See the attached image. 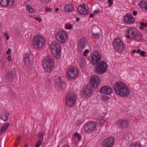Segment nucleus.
<instances>
[{
    "mask_svg": "<svg viewBox=\"0 0 147 147\" xmlns=\"http://www.w3.org/2000/svg\"><path fill=\"white\" fill-rule=\"evenodd\" d=\"M26 9L31 13H34L35 12V9L31 5H28L26 6Z\"/></svg>",
    "mask_w": 147,
    "mask_h": 147,
    "instance_id": "c85d7f7f",
    "label": "nucleus"
},
{
    "mask_svg": "<svg viewBox=\"0 0 147 147\" xmlns=\"http://www.w3.org/2000/svg\"><path fill=\"white\" fill-rule=\"evenodd\" d=\"M97 122L93 121H90L85 124L84 126L85 133L90 134L94 131L96 127Z\"/></svg>",
    "mask_w": 147,
    "mask_h": 147,
    "instance_id": "39448f33",
    "label": "nucleus"
},
{
    "mask_svg": "<svg viewBox=\"0 0 147 147\" xmlns=\"http://www.w3.org/2000/svg\"><path fill=\"white\" fill-rule=\"evenodd\" d=\"M42 142L41 140H39L37 143L36 144L35 147H39L41 145Z\"/></svg>",
    "mask_w": 147,
    "mask_h": 147,
    "instance_id": "e433bc0d",
    "label": "nucleus"
},
{
    "mask_svg": "<svg viewBox=\"0 0 147 147\" xmlns=\"http://www.w3.org/2000/svg\"><path fill=\"white\" fill-rule=\"evenodd\" d=\"M44 135V133L42 132L40 133L39 134H38V138H42L43 137Z\"/></svg>",
    "mask_w": 147,
    "mask_h": 147,
    "instance_id": "4c0bfd02",
    "label": "nucleus"
},
{
    "mask_svg": "<svg viewBox=\"0 0 147 147\" xmlns=\"http://www.w3.org/2000/svg\"><path fill=\"white\" fill-rule=\"evenodd\" d=\"M33 60V56L32 54H26L24 57V64L26 66H29L31 61Z\"/></svg>",
    "mask_w": 147,
    "mask_h": 147,
    "instance_id": "6ab92c4d",
    "label": "nucleus"
},
{
    "mask_svg": "<svg viewBox=\"0 0 147 147\" xmlns=\"http://www.w3.org/2000/svg\"><path fill=\"white\" fill-rule=\"evenodd\" d=\"M101 92L103 94L106 95L111 94L112 92V89L108 86H103L100 89Z\"/></svg>",
    "mask_w": 147,
    "mask_h": 147,
    "instance_id": "a211bd4d",
    "label": "nucleus"
},
{
    "mask_svg": "<svg viewBox=\"0 0 147 147\" xmlns=\"http://www.w3.org/2000/svg\"><path fill=\"white\" fill-rule=\"evenodd\" d=\"M132 137V136L130 133L126 134L124 136L125 139L126 141L131 140V139H130V138Z\"/></svg>",
    "mask_w": 147,
    "mask_h": 147,
    "instance_id": "c756f323",
    "label": "nucleus"
},
{
    "mask_svg": "<svg viewBox=\"0 0 147 147\" xmlns=\"http://www.w3.org/2000/svg\"><path fill=\"white\" fill-rule=\"evenodd\" d=\"M140 51L141 50L140 49H138L137 50H136V53H140Z\"/></svg>",
    "mask_w": 147,
    "mask_h": 147,
    "instance_id": "603ef678",
    "label": "nucleus"
},
{
    "mask_svg": "<svg viewBox=\"0 0 147 147\" xmlns=\"http://www.w3.org/2000/svg\"><path fill=\"white\" fill-rule=\"evenodd\" d=\"M78 10L81 14L85 15L88 13V8L85 4H82L79 7Z\"/></svg>",
    "mask_w": 147,
    "mask_h": 147,
    "instance_id": "aec40b11",
    "label": "nucleus"
},
{
    "mask_svg": "<svg viewBox=\"0 0 147 147\" xmlns=\"http://www.w3.org/2000/svg\"><path fill=\"white\" fill-rule=\"evenodd\" d=\"M64 10L65 11L69 12L71 11L74 9L73 6L70 4L64 6Z\"/></svg>",
    "mask_w": 147,
    "mask_h": 147,
    "instance_id": "393cba45",
    "label": "nucleus"
},
{
    "mask_svg": "<svg viewBox=\"0 0 147 147\" xmlns=\"http://www.w3.org/2000/svg\"><path fill=\"white\" fill-rule=\"evenodd\" d=\"M34 19L39 22L40 23L41 22V19L39 17H35Z\"/></svg>",
    "mask_w": 147,
    "mask_h": 147,
    "instance_id": "a19ab883",
    "label": "nucleus"
},
{
    "mask_svg": "<svg viewBox=\"0 0 147 147\" xmlns=\"http://www.w3.org/2000/svg\"><path fill=\"white\" fill-rule=\"evenodd\" d=\"M40 2L43 3H48L51 2L52 0H39Z\"/></svg>",
    "mask_w": 147,
    "mask_h": 147,
    "instance_id": "c9c22d12",
    "label": "nucleus"
},
{
    "mask_svg": "<svg viewBox=\"0 0 147 147\" xmlns=\"http://www.w3.org/2000/svg\"><path fill=\"white\" fill-rule=\"evenodd\" d=\"M51 48L55 57L57 59H59L61 55V52L60 45L56 41L53 42L51 44Z\"/></svg>",
    "mask_w": 147,
    "mask_h": 147,
    "instance_id": "20e7f679",
    "label": "nucleus"
},
{
    "mask_svg": "<svg viewBox=\"0 0 147 147\" xmlns=\"http://www.w3.org/2000/svg\"><path fill=\"white\" fill-rule=\"evenodd\" d=\"M4 36L6 37V39L7 40H8L9 38V37L7 33H5L4 34Z\"/></svg>",
    "mask_w": 147,
    "mask_h": 147,
    "instance_id": "c03bdc74",
    "label": "nucleus"
},
{
    "mask_svg": "<svg viewBox=\"0 0 147 147\" xmlns=\"http://www.w3.org/2000/svg\"><path fill=\"white\" fill-rule=\"evenodd\" d=\"M101 56L99 52H94L91 56V62L92 64L94 65H96L101 59Z\"/></svg>",
    "mask_w": 147,
    "mask_h": 147,
    "instance_id": "9d476101",
    "label": "nucleus"
},
{
    "mask_svg": "<svg viewBox=\"0 0 147 147\" xmlns=\"http://www.w3.org/2000/svg\"><path fill=\"white\" fill-rule=\"evenodd\" d=\"M108 2L109 4V6L110 7H111L113 5V0H108Z\"/></svg>",
    "mask_w": 147,
    "mask_h": 147,
    "instance_id": "58836bf2",
    "label": "nucleus"
},
{
    "mask_svg": "<svg viewBox=\"0 0 147 147\" xmlns=\"http://www.w3.org/2000/svg\"><path fill=\"white\" fill-rule=\"evenodd\" d=\"M100 79L96 75H94L91 77L90 81L91 84L94 88H96L99 85Z\"/></svg>",
    "mask_w": 147,
    "mask_h": 147,
    "instance_id": "4468645a",
    "label": "nucleus"
},
{
    "mask_svg": "<svg viewBox=\"0 0 147 147\" xmlns=\"http://www.w3.org/2000/svg\"><path fill=\"white\" fill-rule=\"evenodd\" d=\"M65 28L69 30H71L73 28V25L72 24H66L65 26Z\"/></svg>",
    "mask_w": 147,
    "mask_h": 147,
    "instance_id": "2f4dec72",
    "label": "nucleus"
},
{
    "mask_svg": "<svg viewBox=\"0 0 147 147\" xmlns=\"http://www.w3.org/2000/svg\"><path fill=\"white\" fill-rule=\"evenodd\" d=\"M59 10V9L58 8H56L55 9V12H57L58 10Z\"/></svg>",
    "mask_w": 147,
    "mask_h": 147,
    "instance_id": "6e6d98bb",
    "label": "nucleus"
},
{
    "mask_svg": "<svg viewBox=\"0 0 147 147\" xmlns=\"http://www.w3.org/2000/svg\"><path fill=\"white\" fill-rule=\"evenodd\" d=\"M11 52V50L10 49H8L6 51V53L7 54H9Z\"/></svg>",
    "mask_w": 147,
    "mask_h": 147,
    "instance_id": "8fccbe9b",
    "label": "nucleus"
},
{
    "mask_svg": "<svg viewBox=\"0 0 147 147\" xmlns=\"http://www.w3.org/2000/svg\"><path fill=\"white\" fill-rule=\"evenodd\" d=\"M7 60H8L10 61V62H11V56H8L7 57Z\"/></svg>",
    "mask_w": 147,
    "mask_h": 147,
    "instance_id": "49530a36",
    "label": "nucleus"
},
{
    "mask_svg": "<svg viewBox=\"0 0 147 147\" xmlns=\"http://www.w3.org/2000/svg\"><path fill=\"white\" fill-rule=\"evenodd\" d=\"M139 5L141 9L147 10V2L145 1H142L140 2Z\"/></svg>",
    "mask_w": 147,
    "mask_h": 147,
    "instance_id": "b1692460",
    "label": "nucleus"
},
{
    "mask_svg": "<svg viewBox=\"0 0 147 147\" xmlns=\"http://www.w3.org/2000/svg\"><path fill=\"white\" fill-rule=\"evenodd\" d=\"M123 21L126 24H130L134 22L135 20L131 14L128 13L126 14L124 16Z\"/></svg>",
    "mask_w": 147,
    "mask_h": 147,
    "instance_id": "f3484780",
    "label": "nucleus"
},
{
    "mask_svg": "<svg viewBox=\"0 0 147 147\" xmlns=\"http://www.w3.org/2000/svg\"><path fill=\"white\" fill-rule=\"evenodd\" d=\"M81 136L78 133H76L74 134L73 139L75 141L76 143L79 142L81 139Z\"/></svg>",
    "mask_w": 147,
    "mask_h": 147,
    "instance_id": "cd10ccee",
    "label": "nucleus"
},
{
    "mask_svg": "<svg viewBox=\"0 0 147 147\" xmlns=\"http://www.w3.org/2000/svg\"><path fill=\"white\" fill-rule=\"evenodd\" d=\"M45 11L46 12H49V11H51V10L52 9L50 8H45Z\"/></svg>",
    "mask_w": 147,
    "mask_h": 147,
    "instance_id": "37998d69",
    "label": "nucleus"
},
{
    "mask_svg": "<svg viewBox=\"0 0 147 147\" xmlns=\"http://www.w3.org/2000/svg\"><path fill=\"white\" fill-rule=\"evenodd\" d=\"M24 147H27V145H26L25 146H24Z\"/></svg>",
    "mask_w": 147,
    "mask_h": 147,
    "instance_id": "052dcab7",
    "label": "nucleus"
},
{
    "mask_svg": "<svg viewBox=\"0 0 147 147\" xmlns=\"http://www.w3.org/2000/svg\"><path fill=\"white\" fill-rule=\"evenodd\" d=\"M76 97L73 92H69L66 96L65 100L67 105L69 107H72L75 103Z\"/></svg>",
    "mask_w": 147,
    "mask_h": 147,
    "instance_id": "423d86ee",
    "label": "nucleus"
},
{
    "mask_svg": "<svg viewBox=\"0 0 147 147\" xmlns=\"http://www.w3.org/2000/svg\"><path fill=\"white\" fill-rule=\"evenodd\" d=\"M140 28L142 29H143L144 28V27H147V23H144L143 22H140Z\"/></svg>",
    "mask_w": 147,
    "mask_h": 147,
    "instance_id": "473e14b6",
    "label": "nucleus"
},
{
    "mask_svg": "<svg viewBox=\"0 0 147 147\" xmlns=\"http://www.w3.org/2000/svg\"><path fill=\"white\" fill-rule=\"evenodd\" d=\"M55 64V61L52 57L48 56L44 58L42 61V67L47 72L51 71Z\"/></svg>",
    "mask_w": 147,
    "mask_h": 147,
    "instance_id": "f03ea898",
    "label": "nucleus"
},
{
    "mask_svg": "<svg viewBox=\"0 0 147 147\" xmlns=\"http://www.w3.org/2000/svg\"><path fill=\"white\" fill-rule=\"evenodd\" d=\"M117 125L119 127H126L129 125V122L126 120L120 119L117 122Z\"/></svg>",
    "mask_w": 147,
    "mask_h": 147,
    "instance_id": "4be33fe9",
    "label": "nucleus"
},
{
    "mask_svg": "<svg viewBox=\"0 0 147 147\" xmlns=\"http://www.w3.org/2000/svg\"><path fill=\"white\" fill-rule=\"evenodd\" d=\"M32 44L35 48L39 49L44 46L45 41L41 36L37 35L33 37Z\"/></svg>",
    "mask_w": 147,
    "mask_h": 147,
    "instance_id": "7ed1b4c3",
    "label": "nucleus"
},
{
    "mask_svg": "<svg viewBox=\"0 0 147 147\" xmlns=\"http://www.w3.org/2000/svg\"><path fill=\"white\" fill-rule=\"evenodd\" d=\"M10 126V123L8 122L4 123L1 127L0 130V133L1 134L5 133L6 130Z\"/></svg>",
    "mask_w": 147,
    "mask_h": 147,
    "instance_id": "5701e85b",
    "label": "nucleus"
},
{
    "mask_svg": "<svg viewBox=\"0 0 147 147\" xmlns=\"http://www.w3.org/2000/svg\"><path fill=\"white\" fill-rule=\"evenodd\" d=\"M129 35H130V34H129V33H128V34H127L125 36V37L127 39H129L130 38V36H129Z\"/></svg>",
    "mask_w": 147,
    "mask_h": 147,
    "instance_id": "de8ad7c7",
    "label": "nucleus"
},
{
    "mask_svg": "<svg viewBox=\"0 0 147 147\" xmlns=\"http://www.w3.org/2000/svg\"><path fill=\"white\" fill-rule=\"evenodd\" d=\"M92 35L93 37L95 38H99L100 37V34L99 33H92Z\"/></svg>",
    "mask_w": 147,
    "mask_h": 147,
    "instance_id": "72a5a7b5",
    "label": "nucleus"
},
{
    "mask_svg": "<svg viewBox=\"0 0 147 147\" xmlns=\"http://www.w3.org/2000/svg\"><path fill=\"white\" fill-rule=\"evenodd\" d=\"M115 49L119 52L123 51L125 47L122 41L118 38H116L113 42Z\"/></svg>",
    "mask_w": 147,
    "mask_h": 147,
    "instance_id": "1a4fd4ad",
    "label": "nucleus"
},
{
    "mask_svg": "<svg viewBox=\"0 0 147 147\" xmlns=\"http://www.w3.org/2000/svg\"><path fill=\"white\" fill-rule=\"evenodd\" d=\"M127 32L130 35H132L133 39L135 40L138 41L140 40L141 36L140 33L137 32L135 28H130L127 30Z\"/></svg>",
    "mask_w": 147,
    "mask_h": 147,
    "instance_id": "9b49d317",
    "label": "nucleus"
},
{
    "mask_svg": "<svg viewBox=\"0 0 147 147\" xmlns=\"http://www.w3.org/2000/svg\"><path fill=\"white\" fill-rule=\"evenodd\" d=\"M78 75V70L75 67L71 68L68 69L67 77L69 80H72L76 78Z\"/></svg>",
    "mask_w": 147,
    "mask_h": 147,
    "instance_id": "ddd939ff",
    "label": "nucleus"
},
{
    "mask_svg": "<svg viewBox=\"0 0 147 147\" xmlns=\"http://www.w3.org/2000/svg\"><path fill=\"white\" fill-rule=\"evenodd\" d=\"M66 87L65 83L63 81L60 76L57 78L55 85V88L58 91H61Z\"/></svg>",
    "mask_w": 147,
    "mask_h": 147,
    "instance_id": "f8f14e48",
    "label": "nucleus"
},
{
    "mask_svg": "<svg viewBox=\"0 0 147 147\" xmlns=\"http://www.w3.org/2000/svg\"><path fill=\"white\" fill-rule=\"evenodd\" d=\"M63 147H69V145H65Z\"/></svg>",
    "mask_w": 147,
    "mask_h": 147,
    "instance_id": "13d9d810",
    "label": "nucleus"
},
{
    "mask_svg": "<svg viewBox=\"0 0 147 147\" xmlns=\"http://www.w3.org/2000/svg\"><path fill=\"white\" fill-rule=\"evenodd\" d=\"M14 2V0H0V4L3 6H11Z\"/></svg>",
    "mask_w": 147,
    "mask_h": 147,
    "instance_id": "412c9836",
    "label": "nucleus"
},
{
    "mask_svg": "<svg viewBox=\"0 0 147 147\" xmlns=\"http://www.w3.org/2000/svg\"><path fill=\"white\" fill-rule=\"evenodd\" d=\"M137 14V11L135 10H133V14L135 16H136Z\"/></svg>",
    "mask_w": 147,
    "mask_h": 147,
    "instance_id": "a18cd8bd",
    "label": "nucleus"
},
{
    "mask_svg": "<svg viewBox=\"0 0 147 147\" xmlns=\"http://www.w3.org/2000/svg\"><path fill=\"white\" fill-rule=\"evenodd\" d=\"M99 11V10L98 9H96L94 10V12L95 13H98Z\"/></svg>",
    "mask_w": 147,
    "mask_h": 147,
    "instance_id": "3c124183",
    "label": "nucleus"
},
{
    "mask_svg": "<svg viewBox=\"0 0 147 147\" xmlns=\"http://www.w3.org/2000/svg\"><path fill=\"white\" fill-rule=\"evenodd\" d=\"M107 64L104 61H101L98 64L95 69V71L97 74H102L105 73L107 69Z\"/></svg>",
    "mask_w": 147,
    "mask_h": 147,
    "instance_id": "6e6552de",
    "label": "nucleus"
},
{
    "mask_svg": "<svg viewBox=\"0 0 147 147\" xmlns=\"http://www.w3.org/2000/svg\"><path fill=\"white\" fill-rule=\"evenodd\" d=\"M94 14L93 13L90 14V17L91 18H93L94 17Z\"/></svg>",
    "mask_w": 147,
    "mask_h": 147,
    "instance_id": "864d4df0",
    "label": "nucleus"
},
{
    "mask_svg": "<svg viewBox=\"0 0 147 147\" xmlns=\"http://www.w3.org/2000/svg\"><path fill=\"white\" fill-rule=\"evenodd\" d=\"M97 121L100 124H101L104 123L105 122V120L103 117H99L97 119Z\"/></svg>",
    "mask_w": 147,
    "mask_h": 147,
    "instance_id": "7c9ffc66",
    "label": "nucleus"
},
{
    "mask_svg": "<svg viewBox=\"0 0 147 147\" xmlns=\"http://www.w3.org/2000/svg\"><path fill=\"white\" fill-rule=\"evenodd\" d=\"M18 144V143H16L15 144V147H18L17 145Z\"/></svg>",
    "mask_w": 147,
    "mask_h": 147,
    "instance_id": "bf43d9fd",
    "label": "nucleus"
},
{
    "mask_svg": "<svg viewBox=\"0 0 147 147\" xmlns=\"http://www.w3.org/2000/svg\"><path fill=\"white\" fill-rule=\"evenodd\" d=\"M145 52L144 51H140V54L142 56L145 57Z\"/></svg>",
    "mask_w": 147,
    "mask_h": 147,
    "instance_id": "79ce46f5",
    "label": "nucleus"
},
{
    "mask_svg": "<svg viewBox=\"0 0 147 147\" xmlns=\"http://www.w3.org/2000/svg\"><path fill=\"white\" fill-rule=\"evenodd\" d=\"M80 20V18H77L76 19V21L77 22H78Z\"/></svg>",
    "mask_w": 147,
    "mask_h": 147,
    "instance_id": "4d7b16f0",
    "label": "nucleus"
},
{
    "mask_svg": "<svg viewBox=\"0 0 147 147\" xmlns=\"http://www.w3.org/2000/svg\"><path fill=\"white\" fill-rule=\"evenodd\" d=\"M8 113L6 112L2 114L0 116V119L3 121H6L8 119Z\"/></svg>",
    "mask_w": 147,
    "mask_h": 147,
    "instance_id": "bb28decb",
    "label": "nucleus"
},
{
    "mask_svg": "<svg viewBox=\"0 0 147 147\" xmlns=\"http://www.w3.org/2000/svg\"><path fill=\"white\" fill-rule=\"evenodd\" d=\"M86 46V42L84 39L80 40L78 45V47L80 50H82Z\"/></svg>",
    "mask_w": 147,
    "mask_h": 147,
    "instance_id": "a878e982",
    "label": "nucleus"
},
{
    "mask_svg": "<svg viewBox=\"0 0 147 147\" xmlns=\"http://www.w3.org/2000/svg\"><path fill=\"white\" fill-rule=\"evenodd\" d=\"M4 63V62L3 61H0V68L1 69H2L3 67Z\"/></svg>",
    "mask_w": 147,
    "mask_h": 147,
    "instance_id": "f704fd0d",
    "label": "nucleus"
},
{
    "mask_svg": "<svg viewBox=\"0 0 147 147\" xmlns=\"http://www.w3.org/2000/svg\"><path fill=\"white\" fill-rule=\"evenodd\" d=\"M132 52L133 53H136V50H133L132 51Z\"/></svg>",
    "mask_w": 147,
    "mask_h": 147,
    "instance_id": "5fc2aeb1",
    "label": "nucleus"
},
{
    "mask_svg": "<svg viewBox=\"0 0 147 147\" xmlns=\"http://www.w3.org/2000/svg\"><path fill=\"white\" fill-rule=\"evenodd\" d=\"M92 92L91 86L89 85H86L82 88V94L85 96H90L92 94Z\"/></svg>",
    "mask_w": 147,
    "mask_h": 147,
    "instance_id": "dca6fc26",
    "label": "nucleus"
},
{
    "mask_svg": "<svg viewBox=\"0 0 147 147\" xmlns=\"http://www.w3.org/2000/svg\"><path fill=\"white\" fill-rule=\"evenodd\" d=\"M89 53V51L88 49H86L83 53L84 55L85 56L88 53Z\"/></svg>",
    "mask_w": 147,
    "mask_h": 147,
    "instance_id": "ea45409f",
    "label": "nucleus"
},
{
    "mask_svg": "<svg viewBox=\"0 0 147 147\" xmlns=\"http://www.w3.org/2000/svg\"><path fill=\"white\" fill-rule=\"evenodd\" d=\"M114 142V138L112 137H110L102 141V147H112Z\"/></svg>",
    "mask_w": 147,
    "mask_h": 147,
    "instance_id": "2eb2a0df",
    "label": "nucleus"
},
{
    "mask_svg": "<svg viewBox=\"0 0 147 147\" xmlns=\"http://www.w3.org/2000/svg\"><path fill=\"white\" fill-rule=\"evenodd\" d=\"M113 89L115 93L121 97H127L130 93V91L127 86L121 81L116 82L115 84Z\"/></svg>",
    "mask_w": 147,
    "mask_h": 147,
    "instance_id": "f257e3e1",
    "label": "nucleus"
},
{
    "mask_svg": "<svg viewBox=\"0 0 147 147\" xmlns=\"http://www.w3.org/2000/svg\"><path fill=\"white\" fill-rule=\"evenodd\" d=\"M30 17H31V16H31V15H30Z\"/></svg>",
    "mask_w": 147,
    "mask_h": 147,
    "instance_id": "680f3d73",
    "label": "nucleus"
},
{
    "mask_svg": "<svg viewBox=\"0 0 147 147\" xmlns=\"http://www.w3.org/2000/svg\"><path fill=\"white\" fill-rule=\"evenodd\" d=\"M133 147H141L138 144H136L133 146Z\"/></svg>",
    "mask_w": 147,
    "mask_h": 147,
    "instance_id": "09e8293b",
    "label": "nucleus"
},
{
    "mask_svg": "<svg viewBox=\"0 0 147 147\" xmlns=\"http://www.w3.org/2000/svg\"><path fill=\"white\" fill-rule=\"evenodd\" d=\"M57 40L61 43H64L67 39V33L64 30H59L55 34Z\"/></svg>",
    "mask_w": 147,
    "mask_h": 147,
    "instance_id": "0eeeda50",
    "label": "nucleus"
}]
</instances>
